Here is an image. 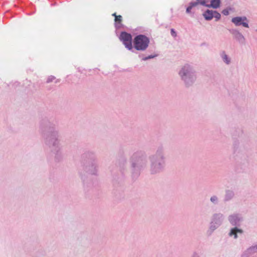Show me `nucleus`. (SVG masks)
Masks as SVG:
<instances>
[{"instance_id":"1","label":"nucleus","mask_w":257,"mask_h":257,"mask_svg":"<svg viewBox=\"0 0 257 257\" xmlns=\"http://www.w3.org/2000/svg\"><path fill=\"white\" fill-rule=\"evenodd\" d=\"M40 127L44 133L45 144L57 161L63 157L62 147L59 139V133L55 124L47 119H43L40 122Z\"/></svg>"},{"instance_id":"2","label":"nucleus","mask_w":257,"mask_h":257,"mask_svg":"<svg viewBox=\"0 0 257 257\" xmlns=\"http://www.w3.org/2000/svg\"><path fill=\"white\" fill-rule=\"evenodd\" d=\"M149 159V172L151 175L159 174L164 171L166 167V156L163 147L158 148Z\"/></svg>"},{"instance_id":"3","label":"nucleus","mask_w":257,"mask_h":257,"mask_svg":"<svg viewBox=\"0 0 257 257\" xmlns=\"http://www.w3.org/2000/svg\"><path fill=\"white\" fill-rule=\"evenodd\" d=\"M130 162L132 175L134 178H137L147 166L146 154L143 151H137L130 157Z\"/></svg>"},{"instance_id":"4","label":"nucleus","mask_w":257,"mask_h":257,"mask_svg":"<svg viewBox=\"0 0 257 257\" xmlns=\"http://www.w3.org/2000/svg\"><path fill=\"white\" fill-rule=\"evenodd\" d=\"M178 74L184 85L187 88L192 86L196 81L197 72L194 67L188 63L181 66Z\"/></svg>"},{"instance_id":"5","label":"nucleus","mask_w":257,"mask_h":257,"mask_svg":"<svg viewBox=\"0 0 257 257\" xmlns=\"http://www.w3.org/2000/svg\"><path fill=\"white\" fill-rule=\"evenodd\" d=\"M225 220V216L223 214L218 212L212 214L209 227L207 231L208 235H210L219 227L223 223Z\"/></svg>"},{"instance_id":"6","label":"nucleus","mask_w":257,"mask_h":257,"mask_svg":"<svg viewBox=\"0 0 257 257\" xmlns=\"http://www.w3.org/2000/svg\"><path fill=\"white\" fill-rule=\"evenodd\" d=\"M150 39L144 35H139L136 36L134 39V48L138 51H144L149 46Z\"/></svg>"},{"instance_id":"7","label":"nucleus","mask_w":257,"mask_h":257,"mask_svg":"<svg viewBox=\"0 0 257 257\" xmlns=\"http://www.w3.org/2000/svg\"><path fill=\"white\" fill-rule=\"evenodd\" d=\"M85 171L90 175H97L98 173L97 161L95 157H93L92 160L86 165Z\"/></svg>"},{"instance_id":"8","label":"nucleus","mask_w":257,"mask_h":257,"mask_svg":"<svg viewBox=\"0 0 257 257\" xmlns=\"http://www.w3.org/2000/svg\"><path fill=\"white\" fill-rule=\"evenodd\" d=\"M119 39L128 50H131L133 49L132 36L130 34L125 32H121Z\"/></svg>"},{"instance_id":"9","label":"nucleus","mask_w":257,"mask_h":257,"mask_svg":"<svg viewBox=\"0 0 257 257\" xmlns=\"http://www.w3.org/2000/svg\"><path fill=\"white\" fill-rule=\"evenodd\" d=\"M227 218L230 224L235 227L239 226L241 222L243 221V217L241 215L237 213L229 215Z\"/></svg>"},{"instance_id":"10","label":"nucleus","mask_w":257,"mask_h":257,"mask_svg":"<svg viewBox=\"0 0 257 257\" xmlns=\"http://www.w3.org/2000/svg\"><path fill=\"white\" fill-rule=\"evenodd\" d=\"M231 22L236 26H242L245 28H249L248 20L245 16L234 17L231 19Z\"/></svg>"},{"instance_id":"11","label":"nucleus","mask_w":257,"mask_h":257,"mask_svg":"<svg viewBox=\"0 0 257 257\" xmlns=\"http://www.w3.org/2000/svg\"><path fill=\"white\" fill-rule=\"evenodd\" d=\"M208 0H201L200 4L207 7H211L213 9H217L220 7L221 1L220 0H211L210 5H207V3Z\"/></svg>"},{"instance_id":"12","label":"nucleus","mask_w":257,"mask_h":257,"mask_svg":"<svg viewBox=\"0 0 257 257\" xmlns=\"http://www.w3.org/2000/svg\"><path fill=\"white\" fill-rule=\"evenodd\" d=\"M127 158L125 156H120L117 160V165L121 171H124L127 167Z\"/></svg>"},{"instance_id":"13","label":"nucleus","mask_w":257,"mask_h":257,"mask_svg":"<svg viewBox=\"0 0 257 257\" xmlns=\"http://www.w3.org/2000/svg\"><path fill=\"white\" fill-rule=\"evenodd\" d=\"M219 56L221 58L222 62L226 65H229L231 63V58L227 54L226 52L224 50H222L219 52Z\"/></svg>"},{"instance_id":"14","label":"nucleus","mask_w":257,"mask_h":257,"mask_svg":"<svg viewBox=\"0 0 257 257\" xmlns=\"http://www.w3.org/2000/svg\"><path fill=\"white\" fill-rule=\"evenodd\" d=\"M243 233V231L242 229L234 226L230 229L228 232V236L230 237L233 236L234 239H237L238 238L237 233L242 234Z\"/></svg>"},{"instance_id":"15","label":"nucleus","mask_w":257,"mask_h":257,"mask_svg":"<svg viewBox=\"0 0 257 257\" xmlns=\"http://www.w3.org/2000/svg\"><path fill=\"white\" fill-rule=\"evenodd\" d=\"M231 34L233 35L234 38L239 42L243 43L245 41V38L243 35L237 30H232L231 31Z\"/></svg>"},{"instance_id":"16","label":"nucleus","mask_w":257,"mask_h":257,"mask_svg":"<svg viewBox=\"0 0 257 257\" xmlns=\"http://www.w3.org/2000/svg\"><path fill=\"white\" fill-rule=\"evenodd\" d=\"M234 196L235 194L233 190L230 189L226 190L224 196V201L228 202L230 201L234 197Z\"/></svg>"},{"instance_id":"17","label":"nucleus","mask_w":257,"mask_h":257,"mask_svg":"<svg viewBox=\"0 0 257 257\" xmlns=\"http://www.w3.org/2000/svg\"><path fill=\"white\" fill-rule=\"evenodd\" d=\"M257 252V242L248 248L245 251L244 254L247 256Z\"/></svg>"},{"instance_id":"18","label":"nucleus","mask_w":257,"mask_h":257,"mask_svg":"<svg viewBox=\"0 0 257 257\" xmlns=\"http://www.w3.org/2000/svg\"><path fill=\"white\" fill-rule=\"evenodd\" d=\"M213 10H207L203 14V16L206 20L210 21L213 18Z\"/></svg>"},{"instance_id":"19","label":"nucleus","mask_w":257,"mask_h":257,"mask_svg":"<svg viewBox=\"0 0 257 257\" xmlns=\"http://www.w3.org/2000/svg\"><path fill=\"white\" fill-rule=\"evenodd\" d=\"M200 1H201V0H197V2H191L189 4V7L186 9V13L189 14L191 12V9L193 7L197 6L198 4H200Z\"/></svg>"},{"instance_id":"20","label":"nucleus","mask_w":257,"mask_h":257,"mask_svg":"<svg viewBox=\"0 0 257 257\" xmlns=\"http://www.w3.org/2000/svg\"><path fill=\"white\" fill-rule=\"evenodd\" d=\"M210 202L214 205H217L219 203V198L217 196L213 195L210 197Z\"/></svg>"},{"instance_id":"21","label":"nucleus","mask_w":257,"mask_h":257,"mask_svg":"<svg viewBox=\"0 0 257 257\" xmlns=\"http://www.w3.org/2000/svg\"><path fill=\"white\" fill-rule=\"evenodd\" d=\"M233 9L230 8H227V9H224L222 11V14L224 15V16H228L229 14V11H232Z\"/></svg>"},{"instance_id":"22","label":"nucleus","mask_w":257,"mask_h":257,"mask_svg":"<svg viewBox=\"0 0 257 257\" xmlns=\"http://www.w3.org/2000/svg\"><path fill=\"white\" fill-rule=\"evenodd\" d=\"M213 18L215 19L216 21H218L221 18L220 14L216 11L213 12Z\"/></svg>"},{"instance_id":"23","label":"nucleus","mask_w":257,"mask_h":257,"mask_svg":"<svg viewBox=\"0 0 257 257\" xmlns=\"http://www.w3.org/2000/svg\"><path fill=\"white\" fill-rule=\"evenodd\" d=\"M156 56H157V55H149V56H148V57H144V58H143L142 59V60L143 61H146V60H149V59H150L154 58H155V57H156Z\"/></svg>"},{"instance_id":"24","label":"nucleus","mask_w":257,"mask_h":257,"mask_svg":"<svg viewBox=\"0 0 257 257\" xmlns=\"http://www.w3.org/2000/svg\"><path fill=\"white\" fill-rule=\"evenodd\" d=\"M56 79L55 77L52 75L49 76L47 80V83H50Z\"/></svg>"},{"instance_id":"25","label":"nucleus","mask_w":257,"mask_h":257,"mask_svg":"<svg viewBox=\"0 0 257 257\" xmlns=\"http://www.w3.org/2000/svg\"><path fill=\"white\" fill-rule=\"evenodd\" d=\"M122 21V17L120 15L115 16V22L120 23Z\"/></svg>"},{"instance_id":"26","label":"nucleus","mask_w":257,"mask_h":257,"mask_svg":"<svg viewBox=\"0 0 257 257\" xmlns=\"http://www.w3.org/2000/svg\"><path fill=\"white\" fill-rule=\"evenodd\" d=\"M171 35L173 37H176L177 36L176 32H175V31L173 29H171Z\"/></svg>"},{"instance_id":"27","label":"nucleus","mask_w":257,"mask_h":257,"mask_svg":"<svg viewBox=\"0 0 257 257\" xmlns=\"http://www.w3.org/2000/svg\"><path fill=\"white\" fill-rule=\"evenodd\" d=\"M192 257H200V256L198 253L194 252Z\"/></svg>"},{"instance_id":"28","label":"nucleus","mask_w":257,"mask_h":257,"mask_svg":"<svg viewBox=\"0 0 257 257\" xmlns=\"http://www.w3.org/2000/svg\"><path fill=\"white\" fill-rule=\"evenodd\" d=\"M112 15L113 16L115 17V16H117L116 15V14H115V13L113 14Z\"/></svg>"},{"instance_id":"29","label":"nucleus","mask_w":257,"mask_h":257,"mask_svg":"<svg viewBox=\"0 0 257 257\" xmlns=\"http://www.w3.org/2000/svg\"><path fill=\"white\" fill-rule=\"evenodd\" d=\"M59 81H59V80H58H58H57V81H56V83L59 82Z\"/></svg>"},{"instance_id":"30","label":"nucleus","mask_w":257,"mask_h":257,"mask_svg":"<svg viewBox=\"0 0 257 257\" xmlns=\"http://www.w3.org/2000/svg\"><path fill=\"white\" fill-rule=\"evenodd\" d=\"M256 31H257V29L256 30Z\"/></svg>"}]
</instances>
